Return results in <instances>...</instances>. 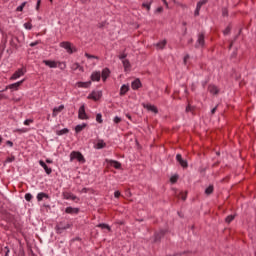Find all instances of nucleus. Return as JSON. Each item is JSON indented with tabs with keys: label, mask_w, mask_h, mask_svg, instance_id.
<instances>
[{
	"label": "nucleus",
	"mask_w": 256,
	"mask_h": 256,
	"mask_svg": "<svg viewBox=\"0 0 256 256\" xmlns=\"http://www.w3.org/2000/svg\"><path fill=\"white\" fill-rule=\"evenodd\" d=\"M151 3H152V2L143 3V4H142V7H145V9H147V11H151Z\"/></svg>",
	"instance_id": "obj_36"
},
{
	"label": "nucleus",
	"mask_w": 256,
	"mask_h": 256,
	"mask_svg": "<svg viewBox=\"0 0 256 256\" xmlns=\"http://www.w3.org/2000/svg\"><path fill=\"white\" fill-rule=\"evenodd\" d=\"M67 133H69V129H67V128H64L62 130H57L56 131V135H58V136L67 135Z\"/></svg>",
	"instance_id": "obj_29"
},
{
	"label": "nucleus",
	"mask_w": 256,
	"mask_h": 256,
	"mask_svg": "<svg viewBox=\"0 0 256 256\" xmlns=\"http://www.w3.org/2000/svg\"><path fill=\"white\" fill-rule=\"evenodd\" d=\"M97 123H103V115L101 113L96 114Z\"/></svg>",
	"instance_id": "obj_33"
},
{
	"label": "nucleus",
	"mask_w": 256,
	"mask_h": 256,
	"mask_svg": "<svg viewBox=\"0 0 256 256\" xmlns=\"http://www.w3.org/2000/svg\"><path fill=\"white\" fill-rule=\"evenodd\" d=\"M85 127H87L86 123L78 124L75 127V133H81V131H83V129H85Z\"/></svg>",
	"instance_id": "obj_25"
},
{
	"label": "nucleus",
	"mask_w": 256,
	"mask_h": 256,
	"mask_svg": "<svg viewBox=\"0 0 256 256\" xmlns=\"http://www.w3.org/2000/svg\"><path fill=\"white\" fill-rule=\"evenodd\" d=\"M215 111H217V106H215L212 110H211V114L215 115Z\"/></svg>",
	"instance_id": "obj_55"
},
{
	"label": "nucleus",
	"mask_w": 256,
	"mask_h": 256,
	"mask_svg": "<svg viewBox=\"0 0 256 256\" xmlns=\"http://www.w3.org/2000/svg\"><path fill=\"white\" fill-rule=\"evenodd\" d=\"M205 45V34H199L196 42V47H203Z\"/></svg>",
	"instance_id": "obj_12"
},
{
	"label": "nucleus",
	"mask_w": 256,
	"mask_h": 256,
	"mask_svg": "<svg viewBox=\"0 0 256 256\" xmlns=\"http://www.w3.org/2000/svg\"><path fill=\"white\" fill-rule=\"evenodd\" d=\"M62 197L63 199H66V200L70 199L71 201H79V198L71 192H63Z\"/></svg>",
	"instance_id": "obj_8"
},
{
	"label": "nucleus",
	"mask_w": 256,
	"mask_h": 256,
	"mask_svg": "<svg viewBox=\"0 0 256 256\" xmlns=\"http://www.w3.org/2000/svg\"><path fill=\"white\" fill-rule=\"evenodd\" d=\"M25 199L27 201H31V199H33V195H31V193H27V194H25Z\"/></svg>",
	"instance_id": "obj_44"
},
{
	"label": "nucleus",
	"mask_w": 256,
	"mask_h": 256,
	"mask_svg": "<svg viewBox=\"0 0 256 256\" xmlns=\"http://www.w3.org/2000/svg\"><path fill=\"white\" fill-rule=\"evenodd\" d=\"M78 119H81L82 121H86L89 119V116H87V112H85V104L80 106L78 110Z\"/></svg>",
	"instance_id": "obj_6"
},
{
	"label": "nucleus",
	"mask_w": 256,
	"mask_h": 256,
	"mask_svg": "<svg viewBox=\"0 0 256 256\" xmlns=\"http://www.w3.org/2000/svg\"><path fill=\"white\" fill-rule=\"evenodd\" d=\"M16 132L17 133H27V130L25 128H22V129H17Z\"/></svg>",
	"instance_id": "obj_50"
},
{
	"label": "nucleus",
	"mask_w": 256,
	"mask_h": 256,
	"mask_svg": "<svg viewBox=\"0 0 256 256\" xmlns=\"http://www.w3.org/2000/svg\"><path fill=\"white\" fill-rule=\"evenodd\" d=\"M103 97V92L101 91H92L87 97V99H91L92 101H99Z\"/></svg>",
	"instance_id": "obj_5"
},
{
	"label": "nucleus",
	"mask_w": 256,
	"mask_h": 256,
	"mask_svg": "<svg viewBox=\"0 0 256 256\" xmlns=\"http://www.w3.org/2000/svg\"><path fill=\"white\" fill-rule=\"evenodd\" d=\"M55 229H56V233H58V235H61V233L66 231V229H71V224L65 223V222H60L57 224Z\"/></svg>",
	"instance_id": "obj_4"
},
{
	"label": "nucleus",
	"mask_w": 256,
	"mask_h": 256,
	"mask_svg": "<svg viewBox=\"0 0 256 256\" xmlns=\"http://www.w3.org/2000/svg\"><path fill=\"white\" fill-rule=\"evenodd\" d=\"M118 58L121 60V61H125L127 59V53H122L118 56Z\"/></svg>",
	"instance_id": "obj_37"
},
{
	"label": "nucleus",
	"mask_w": 256,
	"mask_h": 256,
	"mask_svg": "<svg viewBox=\"0 0 256 256\" xmlns=\"http://www.w3.org/2000/svg\"><path fill=\"white\" fill-rule=\"evenodd\" d=\"M223 33L224 35H229V33H231V28L227 27Z\"/></svg>",
	"instance_id": "obj_49"
},
{
	"label": "nucleus",
	"mask_w": 256,
	"mask_h": 256,
	"mask_svg": "<svg viewBox=\"0 0 256 256\" xmlns=\"http://www.w3.org/2000/svg\"><path fill=\"white\" fill-rule=\"evenodd\" d=\"M142 86H143V84L141 83V80L139 78L135 79L131 83V87H132L133 91H137V89H141Z\"/></svg>",
	"instance_id": "obj_9"
},
{
	"label": "nucleus",
	"mask_w": 256,
	"mask_h": 256,
	"mask_svg": "<svg viewBox=\"0 0 256 256\" xmlns=\"http://www.w3.org/2000/svg\"><path fill=\"white\" fill-rule=\"evenodd\" d=\"M114 197H115L116 199H119V198L121 197V192L115 191V192H114Z\"/></svg>",
	"instance_id": "obj_48"
},
{
	"label": "nucleus",
	"mask_w": 256,
	"mask_h": 256,
	"mask_svg": "<svg viewBox=\"0 0 256 256\" xmlns=\"http://www.w3.org/2000/svg\"><path fill=\"white\" fill-rule=\"evenodd\" d=\"M46 163L51 164V163H53V160H51V159H46Z\"/></svg>",
	"instance_id": "obj_59"
},
{
	"label": "nucleus",
	"mask_w": 256,
	"mask_h": 256,
	"mask_svg": "<svg viewBox=\"0 0 256 256\" xmlns=\"http://www.w3.org/2000/svg\"><path fill=\"white\" fill-rule=\"evenodd\" d=\"M57 67H59V69H61V71H65V69H67V64L65 62H57Z\"/></svg>",
	"instance_id": "obj_30"
},
{
	"label": "nucleus",
	"mask_w": 256,
	"mask_h": 256,
	"mask_svg": "<svg viewBox=\"0 0 256 256\" xmlns=\"http://www.w3.org/2000/svg\"><path fill=\"white\" fill-rule=\"evenodd\" d=\"M97 227H99L100 229H107L108 231H111V227L105 223L98 224Z\"/></svg>",
	"instance_id": "obj_32"
},
{
	"label": "nucleus",
	"mask_w": 256,
	"mask_h": 256,
	"mask_svg": "<svg viewBox=\"0 0 256 256\" xmlns=\"http://www.w3.org/2000/svg\"><path fill=\"white\" fill-rule=\"evenodd\" d=\"M167 45V40H162L156 44V49L163 50Z\"/></svg>",
	"instance_id": "obj_24"
},
{
	"label": "nucleus",
	"mask_w": 256,
	"mask_h": 256,
	"mask_svg": "<svg viewBox=\"0 0 256 256\" xmlns=\"http://www.w3.org/2000/svg\"><path fill=\"white\" fill-rule=\"evenodd\" d=\"M36 45H39V41L30 43V47H35Z\"/></svg>",
	"instance_id": "obj_53"
},
{
	"label": "nucleus",
	"mask_w": 256,
	"mask_h": 256,
	"mask_svg": "<svg viewBox=\"0 0 256 256\" xmlns=\"http://www.w3.org/2000/svg\"><path fill=\"white\" fill-rule=\"evenodd\" d=\"M199 11H201V7L196 6V10L194 12L195 17H199Z\"/></svg>",
	"instance_id": "obj_42"
},
{
	"label": "nucleus",
	"mask_w": 256,
	"mask_h": 256,
	"mask_svg": "<svg viewBox=\"0 0 256 256\" xmlns=\"http://www.w3.org/2000/svg\"><path fill=\"white\" fill-rule=\"evenodd\" d=\"M156 13H163V7H158L157 9H156Z\"/></svg>",
	"instance_id": "obj_52"
},
{
	"label": "nucleus",
	"mask_w": 256,
	"mask_h": 256,
	"mask_svg": "<svg viewBox=\"0 0 256 256\" xmlns=\"http://www.w3.org/2000/svg\"><path fill=\"white\" fill-rule=\"evenodd\" d=\"M63 109H65V105H60L59 107H55L52 112V117H57V115H59V113H61Z\"/></svg>",
	"instance_id": "obj_18"
},
{
	"label": "nucleus",
	"mask_w": 256,
	"mask_h": 256,
	"mask_svg": "<svg viewBox=\"0 0 256 256\" xmlns=\"http://www.w3.org/2000/svg\"><path fill=\"white\" fill-rule=\"evenodd\" d=\"M208 91L211 93V95H219V87L214 84H210L208 86Z\"/></svg>",
	"instance_id": "obj_13"
},
{
	"label": "nucleus",
	"mask_w": 256,
	"mask_h": 256,
	"mask_svg": "<svg viewBox=\"0 0 256 256\" xmlns=\"http://www.w3.org/2000/svg\"><path fill=\"white\" fill-rule=\"evenodd\" d=\"M105 147H107V143H105L103 140H98L96 149H105Z\"/></svg>",
	"instance_id": "obj_27"
},
{
	"label": "nucleus",
	"mask_w": 256,
	"mask_h": 256,
	"mask_svg": "<svg viewBox=\"0 0 256 256\" xmlns=\"http://www.w3.org/2000/svg\"><path fill=\"white\" fill-rule=\"evenodd\" d=\"M25 82V79H23V80H20V81H18V82H16V83H13V84H10L9 86H8V88H10V89H19V87H21V85H23V83Z\"/></svg>",
	"instance_id": "obj_19"
},
{
	"label": "nucleus",
	"mask_w": 256,
	"mask_h": 256,
	"mask_svg": "<svg viewBox=\"0 0 256 256\" xmlns=\"http://www.w3.org/2000/svg\"><path fill=\"white\" fill-rule=\"evenodd\" d=\"M222 15H223V17H227V15H229V10H227V8H223Z\"/></svg>",
	"instance_id": "obj_41"
},
{
	"label": "nucleus",
	"mask_w": 256,
	"mask_h": 256,
	"mask_svg": "<svg viewBox=\"0 0 256 256\" xmlns=\"http://www.w3.org/2000/svg\"><path fill=\"white\" fill-rule=\"evenodd\" d=\"M26 73H27V68H25V67L19 68L10 77V81H16V79L23 77V75H25Z\"/></svg>",
	"instance_id": "obj_3"
},
{
	"label": "nucleus",
	"mask_w": 256,
	"mask_h": 256,
	"mask_svg": "<svg viewBox=\"0 0 256 256\" xmlns=\"http://www.w3.org/2000/svg\"><path fill=\"white\" fill-rule=\"evenodd\" d=\"M7 97L5 96V94H3L2 92H0V99H6Z\"/></svg>",
	"instance_id": "obj_56"
},
{
	"label": "nucleus",
	"mask_w": 256,
	"mask_h": 256,
	"mask_svg": "<svg viewBox=\"0 0 256 256\" xmlns=\"http://www.w3.org/2000/svg\"><path fill=\"white\" fill-rule=\"evenodd\" d=\"M207 4V0H200L198 3H197V6L198 7H203V5H206Z\"/></svg>",
	"instance_id": "obj_39"
},
{
	"label": "nucleus",
	"mask_w": 256,
	"mask_h": 256,
	"mask_svg": "<svg viewBox=\"0 0 256 256\" xmlns=\"http://www.w3.org/2000/svg\"><path fill=\"white\" fill-rule=\"evenodd\" d=\"M189 111H191V105H188V106L186 107V113H189Z\"/></svg>",
	"instance_id": "obj_57"
},
{
	"label": "nucleus",
	"mask_w": 256,
	"mask_h": 256,
	"mask_svg": "<svg viewBox=\"0 0 256 256\" xmlns=\"http://www.w3.org/2000/svg\"><path fill=\"white\" fill-rule=\"evenodd\" d=\"M51 3H53V0H49Z\"/></svg>",
	"instance_id": "obj_64"
},
{
	"label": "nucleus",
	"mask_w": 256,
	"mask_h": 256,
	"mask_svg": "<svg viewBox=\"0 0 256 256\" xmlns=\"http://www.w3.org/2000/svg\"><path fill=\"white\" fill-rule=\"evenodd\" d=\"M39 165L42 166L46 175H51V173H53V169H51L49 166H47V164L43 160L39 161Z\"/></svg>",
	"instance_id": "obj_10"
},
{
	"label": "nucleus",
	"mask_w": 256,
	"mask_h": 256,
	"mask_svg": "<svg viewBox=\"0 0 256 256\" xmlns=\"http://www.w3.org/2000/svg\"><path fill=\"white\" fill-rule=\"evenodd\" d=\"M177 179H179L177 176H172L170 178L171 183H177Z\"/></svg>",
	"instance_id": "obj_47"
},
{
	"label": "nucleus",
	"mask_w": 256,
	"mask_h": 256,
	"mask_svg": "<svg viewBox=\"0 0 256 256\" xmlns=\"http://www.w3.org/2000/svg\"><path fill=\"white\" fill-rule=\"evenodd\" d=\"M43 63L46 67H50V69H57V61L55 60H43Z\"/></svg>",
	"instance_id": "obj_11"
},
{
	"label": "nucleus",
	"mask_w": 256,
	"mask_h": 256,
	"mask_svg": "<svg viewBox=\"0 0 256 256\" xmlns=\"http://www.w3.org/2000/svg\"><path fill=\"white\" fill-rule=\"evenodd\" d=\"M144 108L147 109L148 111H152V113H159V110L157 109V106H155V105L146 104V105H144Z\"/></svg>",
	"instance_id": "obj_21"
},
{
	"label": "nucleus",
	"mask_w": 256,
	"mask_h": 256,
	"mask_svg": "<svg viewBox=\"0 0 256 256\" xmlns=\"http://www.w3.org/2000/svg\"><path fill=\"white\" fill-rule=\"evenodd\" d=\"M24 27L25 29H28V31H31V29H33V24H31V22H26L24 23Z\"/></svg>",
	"instance_id": "obj_35"
},
{
	"label": "nucleus",
	"mask_w": 256,
	"mask_h": 256,
	"mask_svg": "<svg viewBox=\"0 0 256 256\" xmlns=\"http://www.w3.org/2000/svg\"><path fill=\"white\" fill-rule=\"evenodd\" d=\"M128 91H129V85L123 84L120 88V96L123 97L124 95H127Z\"/></svg>",
	"instance_id": "obj_20"
},
{
	"label": "nucleus",
	"mask_w": 256,
	"mask_h": 256,
	"mask_svg": "<svg viewBox=\"0 0 256 256\" xmlns=\"http://www.w3.org/2000/svg\"><path fill=\"white\" fill-rule=\"evenodd\" d=\"M213 191H214V187H213V185H210L209 187H207L205 189V194L206 195H211L213 193Z\"/></svg>",
	"instance_id": "obj_31"
},
{
	"label": "nucleus",
	"mask_w": 256,
	"mask_h": 256,
	"mask_svg": "<svg viewBox=\"0 0 256 256\" xmlns=\"http://www.w3.org/2000/svg\"><path fill=\"white\" fill-rule=\"evenodd\" d=\"M81 1V3H87V1H89V0H80Z\"/></svg>",
	"instance_id": "obj_62"
},
{
	"label": "nucleus",
	"mask_w": 256,
	"mask_h": 256,
	"mask_svg": "<svg viewBox=\"0 0 256 256\" xmlns=\"http://www.w3.org/2000/svg\"><path fill=\"white\" fill-rule=\"evenodd\" d=\"M234 219H235V216L229 215L226 217V223H231V221H233Z\"/></svg>",
	"instance_id": "obj_40"
},
{
	"label": "nucleus",
	"mask_w": 256,
	"mask_h": 256,
	"mask_svg": "<svg viewBox=\"0 0 256 256\" xmlns=\"http://www.w3.org/2000/svg\"><path fill=\"white\" fill-rule=\"evenodd\" d=\"M25 5H27V2H23L20 6L16 8V11L21 12L23 9H25Z\"/></svg>",
	"instance_id": "obj_34"
},
{
	"label": "nucleus",
	"mask_w": 256,
	"mask_h": 256,
	"mask_svg": "<svg viewBox=\"0 0 256 256\" xmlns=\"http://www.w3.org/2000/svg\"><path fill=\"white\" fill-rule=\"evenodd\" d=\"M31 123H33V119H26V120L24 121V125H26V126L31 125Z\"/></svg>",
	"instance_id": "obj_45"
},
{
	"label": "nucleus",
	"mask_w": 256,
	"mask_h": 256,
	"mask_svg": "<svg viewBox=\"0 0 256 256\" xmlns=\"http://www.w3.org/2000/svg\"><path fill=\"white\" fill-rule=\"evenodd\" d=\"M6 145H9V147H13V142L11 140L6 141Z\"/></svg>",
	"instance_id": "obj_54"
},
{
	"label": "nucleus",
	"mask_w": 256,
	"mask_h": 256,
	"mask_svg": "<svg viewBox=\"0 0 256 256\" xmlns=\"http://www.w3.org/2000/svg\"><path fill=\"white\" fill-rule=\"evenodd\" d=\"M39 7H41V0H37L36 11H39Z\"/></svg>",
	"instance_id": "obj_51"
},
{
	"label": "nucleus",
	"mask_w": 256,
	"mask_h": 256,
	"mask_svg": "<svg viewBox=\"0 0 256 256\" xmlns=\"http://www.w3.org/2000/svg\"><path fill=\"white\" fill-rule=\"evenodd\" d=\"M90 79H91V81H97V82H99V81H101V72H99V71H94L92 74H91V76H90Z\"/></svg>",
	"instance_id": "obj_16"
},
{
	"label": "nucleus",
	"mask_w": 256,
	"mask_h": 256,
	"mask_svg": "<svg viewBox=\"0 0 256 256\" xmlns=\"http://www.w3.org/2000/svg\"><path fill=\"white\" fill-rule=\"evenodd\" d=\"M75 159H77L79 163H85V156L79 151H72L70 153V161H75Z\"/></svg>",
	"instance_id": "obj_2"
},
{
	"label": "nucleus",
	"mask_w": 256,
	"mask_h": 256,
	"mask_svg": "<svg viewBox=\"0 0 256 256\" xmlns=\"http://www.w3.org/2000/svg\"><path fill=\"white\" fill-rule=\"evenodd\" d=\"M71 69L72 71H77V70H80L81 73H83L84 69H83V66H81L79 63L75 62L71 65Z\"/></svg>",
	"instance_id": "obj_23"
},
{
	"label": "nucleus",
	"mask_w": 256,
	"mask_h": 256,
	"mask_svg": "<svg viewBox=\"0 0 256 256\" xmlns=\"http://www.w3.org/2000/svg\"><path fill=\"white\" fill-rule=\"evenodd\" d=\"M60 47H62V49H65L70 55L77 51V48H75L73 44H71V42L69 41L61 42Z\"/></svg>",
	"instance_id": "obj_1"
},
{
	"label": "nucleus",
	"mask_w": 256,
	"mask_h": 256,
	"mask_svg": "<svg viewBox=\"0 0 256 256\" xmlns=\"http://www.w3.org/2000/svg\"><path fill=\"white\" fill-rule=\"evenodd\" d=\"M0 143H3V137L0 136Z\"/></svg>",
	"instance_id": "obj_63"
},
{
	"label": "nucleus",
	"mask_w": 256,
	"mask_h": 256,
	"mask_svg": "<svg viewBox=\"0 0 256 256\" xmlns=\"http://www.w3.org/2000/svg\"><path fill=\"white\" fill-rule=\"evenodd\" d=\"M187 59H189V55H186V56L184 57V63H187Z\"/></svg>",
	"instance_id": "obj_58"
},
{
	"label": "nucleus",
	"mask_w": 256,
	"mask_h": 256,
	"mask_svg": "<svg viewBox=\"0 0 256 256\" xmlns=\"http://www.w3.org/2000/svg\"><path fill=\"white\" fill-rule=\"evenodd\" d=\"M65 213H67L68 215H78L79 208H73V207L69 206L65 209Z\"/></svg>",
	"instance_id": "obj_15"
},
{
	"label": "nucleus",
	"mask_w": 256,
	"mask_h": 256,
	"mask_svg": "<svg viewBox=\"0 0 256 256\" xmlns=\"http://www.w3.org/2000/svg\"><path fill=\"white\" fill-rule=\"evenodd\" d=\"M100 75L102 77V80L105 82L107 81V78L109 77V75H111V70H109V68H104Z\"/></svg>",
	"instance_id": "obj_17"
},
{
	"label": "nucleus",
	"mask_w": 256,
	"mask_h": 256,
	"mask_svg": "<svg viewBox=\"0 0 256 256\" xmlns=\"http://www.w3.org/2000/svg\"><path fill=\"white\" fill-rule=\"evenodd\" d=\"M126 117L131 121V114H126Z\"/></svg>",
	"instance_id": "obj_61"
},
{
	"label": "nucleus",
	"mask_w": 256,
	"mask_h": 256,
	"mask_svg": "<svg viewBox=\"0 0 256 256\" xmlns=\"http://www.w3.org/2000/svg\"><path fill=\"white\" fill-rule=\"evenodd\" d=\"M176 161L183 167V169H187L189 167V164L187 163V160L183 159V156L181 154L176 155Z\"/></svg>",
	"instance_id": "obj_7"
},
{
	"label": "nucleus",
	"mask_w": 256,
	"mask_h": 256,
	"mask_svg": "<svg viewBox=\"0 0 256 256\" xmlns=\"http://www.w3.org/2000/svg\"><path fill=\"white\" fill-rule=\"evenodd\" d=\"M164 5H166V7H169V4L167 3V0H162Z\"/></svg>",
	"instance_id": "obj_60"
},
{
	"label": "nucleus",
	"mask_w": 256,
	"mask_h": 256,
	"mask_svg": "<svg viewBox=\"0 0 256 256\" xmlns=\"http://www.w3.org/2000/svg\"><path fill=\"white\" fill-rule=\"evenodd\" d=\"M114 123L119 124L121 123V118L119 116H115L114 119H113Z\"/></svg>",
	"instance_id": "obj_43"
},
{
	"label": "nucleus",
	"mask_w": 256,
	"mask_h": 256,
	"mask_svg": "<svg viewBox=\"0 0 256 256\" xmlns=\"http://www.w3.org/2000/svg\"><path fill=\"white\" fill-rule=\"evenodd\" d=\"M110 165L111 167H114V169H121V164L118 161L111 160Z\"/></svg>",
	"instance_id": "obj_28"
},
{
	"label": "nucleus",
	"mask_w": 256,
	"mask_h": 256,
	"mask_svg": "<svg viewBox=\"0 0 256 256\" xmlns=\"http://www.w3.org/2000/svg\"><path fill=\"white\" fill-rule=\"evenodd\" d=\"M76 87H78L79 89H89V87H91V81L77 82Z\"/></svg>",
	"instance_id": "obj_14"
},
{
	"label": "nucleus",
	"mask_w": 256,
	"mask_h": 256,
	"mask_svg": "<svg viewBox=\"0 0 256 256\" xmlns=\"http://www.w3.org/2000/svg\"><path fill=\"white\" fill-rule=\"evenodd\" d=\"M85 57H87V59H99V57H97L95 55H91L89 53H85Z\"/></svg>",
	"instance_id": "obj_38"
},
{
	"label": "nucleus",
	"mask_w": 256,
	"mask_h": 256,
	"mask_svg": "<svg viewBox=\"0 0 256 256\" xmlns=\"http://www.w3.org/2000/svg\"><path fill=\"white\" fill-rule=\"evenodd\" d=\"M124 71L127 73L128 71H131V62L129 60H123L122 61Z\"/></svg>",
	"instance_id": "obj_22"
},
{
	"label": "nucleus",
	"mask_w": 256,
	"mask_h": 256,
	"mask_svg": "<svg viewBox=\"0 0 256 256\" xmlns=\"http://www.w3.org/2000/svg\"><path fill=\"white\" fill-rule=\"evenodd\" d=\"M180 198L182 199V201H185L187 199V193H180Z\"/></svg>",
	"instance_id": "obj_46"
},
{
	"label": "nucleus",
	"mask_w": 256,
	"mask_h": 256,
	"mask_svg": "<svg viewBox=\"0 0 256 256\" xmlns=\"http://www.w3.org/2000/svg\"><path fill=\"white\" fill-rule=\"evenodd\" d=\"M42 199H49V195L45 192H40L37 194V201H41Z\"/></svg>",
	"instance_id": "obj_26"
}]
</instances>
